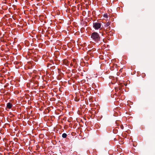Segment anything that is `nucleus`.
<instances>
[{
  "instance_id": "obj_1",
  "label": "nucleus",
  "mask_w": 155,
  "mask_h": 155,
  "mask_svg": "<svg viewBox=\"0 0 155 155\" xmlns=\"http://www.w3.org/2000/svg\"><path fill=\"white\" fill-rule=\"evenodd\" d=\"M91 37L96 42L100 41V37L99 34L96 32H94L92 33Z\"/></svg>"
},
{
  "instance_id": "obj_2",
  "label": "nucleus",
  "mask_w": 155,
  "mask_h": 155,
  "mask_svg": "<svg viewBox=\"0 0 155 155\" xmlns=\"http://www.w3.org/2000/svg\"><path fill=\"white\" fill-rule=\"evenodd\" d=\"M101 24L98 22L94 23L93 27L95 29H98L100 28Z\"/></svg>"
},
{
  "instance_id": "obj_3",
  "label": "nucleus",
  "mask_w": 155,
  "mask_h": 155,
  "mask_svg": "<svg viewBox=\"0 0 155 155\" xmlns=\"http://www.w3.org/2000/svg\"><path fill=\"white\" fill-rule=\"evenodd\" d=\"M12 104L10 103L9 102L7 104L6 107L7 108L10 109L12 107Z\"/></svg>"
},
{
  "instance_id": "obj_4",
  "label": "nucleus",
  "mask_w": 155,
  "mask_h": 155,
  "mask_svg": "<svg viewBox=\"0 0 155 155\" xmlns=\"http://www.w3.org/2000/svg\"><path fill=\"white\" fill-rule=\"evenodd\" d=\"M89 12H90V11H88V13H87V14L86 13V12L85 11H83V12H82V14L84 16H85V15H86L87 16H88Z\"/></svg>"
},
{
  "instance_id": "obj_5",
  "label": "nucleus",
  "mask_w": 155,
  "mask_h": 155,
  "mask_svg": "<svg viewBox=\"0 0 155 155\" xmlns=\"http://www.w3.org/2000/svg\"><path fill=\"white\" fill-rule=\"evenodd\" d=\"M64 63L66 65H68V61L66 59H65L64 60Z\"/></svg>"
},
{
  "instance_id": "obj_6",
  "label": "nucleus",
  "mask_w": 155,
  "mask_h": 155,
  "mask_svg": "<svg viewBox=\"0 0 155 155\" xmlns=\"http://www.w3.org/2000/svg\"><path fill=\"white\" fill-rule=\"evenodd\" d=\"M67 134L66 133H63L62 134V137L64 138H65L66 137Z\"/></svg>"
},
{
  "instance_id": "obj_7",
  "label": "nucleus",
  "mask_w": 155,
  "mask_h": 155,
  "mask_svg": "<svg viewBox=\"0 0 155 155\" xmlns=\"http://www.w3.org/2000/svg\"><path fill=\"white\" fill-rule=\"evenodd\" d=\"M110 25V22H108L105 25V27H108Z\"/></svg>"
},
{
  "instance_id": "obj_8",
  "label": "nucleus",
  "mask_w": 155,
  "mask_h": 155,
  "mask_svg": "<svg viewBox=\"0 0 155 155\" xmlns=\"http://www.w3.org/2000/svg\"><path fill=\"white\" fill-rule=\"evenodd\" d=\"M103 17L105 18H107L108 15L107 13L103 15Z\"/></svg>"
},
{
  "instance_id": "obj_9",
  "label": "nucleus",
  "mask_w": 155,
  "mask_h": 155,
  "mask_svg": "<svg viewBox=\"0 0 155 155\" xmlns=\"http://www.w3.org/2000/svg\"><path fill=\"white\" fill-rule=\"evenodd\" d=\"M93 50H90L89 51H88V52L89 53H90V54H91L92 53V52H93Z\"/></svg>"
},
{
  "instance_id": "obj_10",
  "label": "nucleus",
  "mask_w": 155,
  "mask_h": 155,
  "mask_svg": "<svg viewBox=\"0 0 155 155\" xmlns=\"http://www.w3.org/2000/svg\"><path fill=\"white\" fill-rule=\"evenodd\" d=\"M142 76L144 78L145 76V74H142Z\"/></svg>"
},
{
  "instance_id": "obj_11",
  "label": "nucleus",
  "mask_w": 155,
  "mask_h": 155,
  "mask_svg": "<svg viewBox=\"0 0 155 155\" xmlns=\"http://www.w3.org/2000/svg\"><path fill=\"white\" fill-rule=\"evenodd\" d=\"M75 100L76 101H79L80 99H75Z\"/></svg>"
},
{
  "instance_id": "obj_12",
  "label": "nucleus",
  "mask_w": 155,
  "mask_h": 155,
  "mask_svg": "<svg viewBox=\"0 0 155 155\" xmlns=\"http://www.w3.org/2000/svg\"><path fill=\"white\" fill-rule=\"evenodd\" d=\"M3 10H0V13L1 14H3Z\"/></svg>"
},
{
  "instance_id": "obj_13",
  "label": "nucleus",
  "mask_w": 155,
  "mask_h": 155,
  "mask_svg": "<svg viewBox=\"0 0 155 155\" xmlns=\"http://www.w3.org/2000/svg\"><path fill=\"white\" fill-rule=\"evenodd\" d=\"M120 127L122 129H124V127L122 125L120 126Z\"/></svg>"
},
{
  "instance_id": "obj_14",
  "label": "nucleus",
  "mask_w": 155,
  "mask_h": 155,
  "mask_svg": "<svg viewBox=\"0 0 155 155\" xmlns=\"http://www.w3.org/2000/svg\"><path fill=\"white\" fill-rule=\"evenodd\" d=\"M73 61L74 62H76V60L75 59H73Z\"/></svg>"
},
{
  "instance_id": "obj_15",
  "label": "nucleus",
  "mask_w": 155,
  "mask_h": 155,
  "mask_svg": "<svg viewBox=\"0 0 155 155\" xmlns=\"http://www.w3.org/2000/svg\"><path fill=\"white\" fill-rule=\"evenodd\" d=\"M69 10H66V12H69Z\"/></svg>"
},
{
  "instance_id": "obj_16",
  "label": "nucleus",
  "mask_w": 155,
  "mask_h": 155,
  "mask_svg": "<svg viewBox=\"0 0 155 155\" xmlns=\"http://www.w3.org/2000/svg\"><path fill=\"white\" fill-rule=\"evenodd\" d=\"M75 66H77V63H75Z\"/></svg>"
},
{
  "instance_id": "obj_17",
  "label": "nucleus",
  "mask_w": 155,
  "mask_h": 155,
  "mask_svg": "<svg viewBox=\"0 0 155 155\" xmlns=\"http://www.w3.org/2000/svg\"><path fill=\"white\" fill-rule=\"evenodd\" d=\"M24 13L25 14H26V13H25V11H24Z\"/></svg>"
},
{
  "instance_id": "obj_18",
  "label": "nucleus",
  "mask_w": 155,
  "mask_h": 155,
  "mask_svg": "<svg viewBox=\"0 0 155 155\" xmlns=\"http://www.w3.org/2000/svg\"><path fill=\"white\" fill-rule=\"evenodd\" d=\"M53 13H53V12H52L51 13L52 15H52V14H53Z\"/></svg>"
},
{
  "instance_id": "obj_19",
  "label": "nucleus",
  "mask_w": 155,
  "mask_h": 155,
  "mask_svg": "<svg viewBox=\"0 0 155 155\" xmlns=\"http://www.w3.org/2000/svg\"><path fill=\"white\" fill-rule=\"evenodd\" d=\"M57 14H58V15H59V14H58V12H57Z\"/></svg>"
},
{
  "instance_id": "obj_20",
  "label": "nucleus",
  "mask_w": 155,
  "mask_h": 155,
  "mask_svg": "<svg viewBox=\"0 0 155 155\" xmlns=\"http://www.w3.org/2000/svg\"><path fill=\"white\" fill-rule=\"evenodd\" d=\"M71 66H72V64H71Z\"/></svg>"
},
{
  "instance_id": "obj_21",
  "label": "nucleus",
  "mask_w": 155,
  "mask_h": 155,
  "mask_svg": "<svg viewBox=\"0 0 155 155\" xmlns=\"http://www.w3.org/2000/svg\"><path fill=\"white\" fill-rule=\"evenodd\" d=\"M119 9H120V7H119Z\"/></svg>"
}]
</instances>
